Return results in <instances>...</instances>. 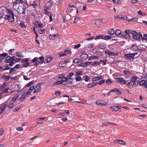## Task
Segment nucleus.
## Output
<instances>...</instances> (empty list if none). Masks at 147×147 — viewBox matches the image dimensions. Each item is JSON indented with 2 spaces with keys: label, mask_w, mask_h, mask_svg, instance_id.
Listing matches in <instances>:
<instances>
[{
  "label": "nucleus",
  "mask_w": 147,
  "mask_h": 147,
  "mask_svg": "<svg viewBox=\"0 0 147 147\" xmlns=\"http://www.w3.org/2000/svg\"><path fill=\"white\" fill-rule=\"evenodd\" d=\"M138 53L125 54L124 55L125 56L128 60H130L131 59H134V56L138 54Z\"/></svg>",
  "instance_id": "nucleus-1"
},
{
  "label": "nucleus",
  "mask_w": 147,
  "mask_h": 147,
  "mask_svg": "<svg viewBox=\"0 0 147 147\" xmlns=\"http://www.w3.org/2000/svg\"><path fill=\"white\" fill-rule=\"evenodd\" d=\"M5 62L9 63V65L11 66H12L15 64L13 60H12L10 58V56H8L5 58Z\"/></svg>",
  "instance_id": "nucleus-2"
},
{
  "label": "nucleus",
  "mask_w": 147,
  "mask_h": 147,
  "mask_svg": "<svg viewBox=\"0 0 147 147\" xmlns=\"http://www.w3.org/2000/svg\"><path fill=\"white\" fill-rule=\"evenodd\" d=\"M18 100H20L21 101H23L24 100L26 96V94L24 93H20L19 95H18Z\"/></svg>",
  "instance_id": "nucleus-3"
},
{
  "label": "nucleus",
  "mask_w": 147,
  "mask_h": 147,
  "mask_svg": "<svg viewBox=\"0 0 147 147\" xmlns=\"http://www.w3.org/2000/svg\"><path fill=\"white\" fill-rule=\"evenodd\" d=\"M131 34L133 35V38L135 39L136 40L138 41L140 40V38L138 36V34L137 32L135 31L131 32Z\"/></svg>",
  "instance_id": "nucleus-4"
},
{
  "label": "nucleus",
  "mask_w": 147,
  "mask_h": 147,
  "mask_svg": "<svg viewBox=\"0 0 147 147\" xmlns=\"http://www.w3.org/2000/svg\"><path fill=\"white\" fill-rule=\"evenodd\" d=\"M6 108V105L3 103L0 105V115L4 112Z\"/></svg>",
  "instance_id": "nucleus-5"
},
{
  "label": "nucleus",
  "mask_w": 147,
  "mask_h": 147,
  "mask_svg": "<svg viewBox=\"0 0 147 147\" xmlns=\"http://www.w3.org/2000/svg\"><path fill=\"white\" fill-rule=\"evenodd\" d=\"M43 84V83L42 82L39 83L34 88L35 90H36V92L37 91L38 92H39L40 91L41 89L40 86Z\"/></svg>",
  "instance_id": "nucleus-6"
},
{
  "label": "nucleus",
  "mask_w": 147,
  "mask_h": 147,
  "mask_svg": "<svg viewBox=\"0 0 147 147\" xmlns=\"http://www.w3.org/2000/svg\"><path fill=\"white\" fill-rule=\"evenodd\" d=\"M3 104H5L6 105V107H7L10 109H13L14 106L13 103L11 102V101L9 103H8L7 102H5Z\"/></svg>",
  "instance_id": "nucleus-7"
},
{
  "label": "nucleus",
  "mask_w": 147,
  "mask_h": 147,
  "mask_svg": "<svg viewBox=\"0 0 147 147\" xmlns=\"http://www.w3.org/2000/svg\"><path fill=\"white\" fill-rule=\"evenodd\" d=\"M38 57H35L32 61V63H34V65L35 66H37L39 65V64H40V61L38 60Z\"/></svg>",
  "instance_id": "nucleus-8"
},
{
  "label": "nucleus",
  "mask_w": 147,
  "mask_h": 147,
  "mask_svg": "<svg viewBox=\"0 0 147 147\" xmlns=\"http://www.w3.org/2000/svg\"><path fill=\"white\" fill-rule=\"evenodd\" d=\"M138 46L136 44H132L131 46L130 49L134 52L138 51Z\"/></svg>",
  "instance_id": "nucleus-9"
},
{
  "label": "nucleus",
  "mask_w": 147,
  "mask_h": 147,
  "mask_svg": "<svg viewBox=\"0 0 147 147\" xmlns=\"http://www.w3.org/2000/svg\"><path fill=\"white\" fill-rule=\"evenodd\" d=\"M117 82L121 84H125L126 83V81L121 77L117 78Z\"/></svg>",
  "instance_id": "nucleus-10"
},
{
  "label": "nucleus",
  "mask_w": 147,
  "mask_h": 147,
  "mask_svg": "<svg viewBox=\"0 0 147 147\" xmlns=\"http://www.w3.org/2000/svg\"><path fill=\"white\" fill-rule=\"evenodd\" d=\"M97 105H105L107 104V102L105 101L102 100H98L96 103Z\"/></svg>",
  "instance_id": "nucleus-11"
},
{
  "label": "nucleus",
  "mask_w": 147,
  "mask_h": 147,
  "mask_svg": "<svg viewBox=\"0 0 147 147\" xmlns=\"http://www.w3.org/2000/svg\"><path fill=\"white\" fill-rule=\"evenodd\" d=\"M5 19H7L10 22H13L14 20V16H7L6 15L5 16Z\"/></svg>",
  "instance_id": "nucleus-12"
},
{
  "label": "nucleus",
  "mask_w": 147,
  "mask_h": 147,
  "mask_svg": "<svg viewBox=\"0 0 147 147\" xmlns=\"http://www.w3.org/2000/svg\"><path fill=\"white\" fill-rule=\"evenodd\" d=\"M106 44L104 43H100L98 46V47L99 48L102 49H106Z\"/></svg>",
  "instance_id": "nucleus-13"
},
{
  "label": "nucleus",
  "mask_w": 147,
  "mask_h": 147,
  "mask_svg": "<svg viewBox=\"0 0 147 147\" xmlns=\"http://www.w3.org/2000/svg\"><path fill=\"white\" fill-rule=\"evenodd\" d=\"M6 9V11L8 13V15H7V16H14V13L10 9Z\"/></svg>",
  "instance_id": "nucleus-14"
},
{
  "label": "nucleus",
  "mask_w": 147,
  "mask_h": 147,
  "mask_svg": "<svg viewBox=\"0 0 147 147\" xmlns=\"http://www.w3.org/2000/svg\"><path fill=\"white\" fill-rule=\"evenodd\" d=\"M121 36L126 39L129 40L131 38V36L129 34H126L124 33H123L121 35Z\"/></svg>",
  "instance_id": "nucleus-15"
},
{
  "label": "nucleus",
  "mask_w": 147,
  "mask_h": 147,
  "mask_svg": "<svg viewBox=\"0 0 147 147\" xmlns=\"http://www.w3.org/2000/svg\"><path fill=\"white\" fill-rule=\"evenodd\" d=\"M97 84V82H93L92 83H89L87 85V87L89 88H91Z\"/></svg>",
  "instance_id": "nucleus-16"
},
{
  "label": "nucleus",
  "mask_w": 147,
  "mask_h": 147,
  "mask_svg": "<svg viewBox=\"0 0 147 147\" xmlns=\"http://www.w3.org/2000/svg\"><path fill=\"white\" fill-rule=\"evenodd\" d=\"M58 34L50 35L49 36V38L51 40H53L55 39V37H58Z\"/></svg>",
  "instance_id": "nucleus-17"
},
{
  "label": "nucleus",
  "mask_w": 147,
  "mask_h": 147,
  "mask_svg": "<svg viewBox=\"0 0 147 147\" xmlns=\"http://www.w3.org/2000/svg\"><path fill=\"white\" fill-rule=\"evenodd\" d=\"M110 107L111 108V109H112L115 111H117L119 109H120L121 108V107L119 106H114L112 107Z\"/></svg>",
  "instance_id": "nucleus-18"
},
{
  "label": "nucleus",
  "mask_w": 147,
  "mask_h": 147,
  "mask_svg": "<svg viewBox=\"0 0 147 147\" xmlns=\"http://www.w3.org/2000/svg\"><path fill=\"white\" fill-rule=\"evenodd\" d=\"M8 54L6 53H3L0 55V58L2 61L5 58L7 55Z\"/></svg>",
  "instance_id": "nucleus-19"
},
{
  "label": "nucleus",
  "mask_w": 147,
  "mask_h": 147,
  "mask_svg": "<svg viewBox=\"0 0 147 147\" xmlns=\"http://www.w3.org/2000/svg\"><path fill=\"white\" fill-rule=\"evenodd\" d=\"M88 55L86 53L82 54L80 55V57L82 59H86L88 58Z\"/></svg>",
  "instance_id": "nucleus-20"
},
{
  "label": "nucleus",
  "mask_w": 147,
  "mask_h": 147,
  "mask_svg": "<svg viewBox=\"0 0 147 147\" xmlns=\"http://www.w3.org/2000/svg\"><path fill=\"white\" fill-rule=\"evenodd\" d=\"M142 45L144 47H142L141 49L139 48L138 49V51L141 52H142V51H146V48H147V47L146 46L143 45Z\"/></svg>",
  "instance_id": "nucleus-21"
},
{
  "label": "nucleus",
  "mask_w": 147,
  "mask_h": 147,
  "mask_svg": "<svg viewBox=\"0 0 147 147\" xmlns=\"http://www.w3.org/2000/svg\"><path fill=\"white\" fill-rule=\"evenodd\" d=\"M10 78L9 76H3L1 77V78L5 81H8Z\"/></svg>",
  "instance_id": "nucleus-22"
},
{
  "label": "nucleus",
  "mask_w": 147,
  "mask_h": 147,
  "mask_svg": "<svg viewBox=\"0 0 147 147\" xmlns=\"http://www.w3.org/2000/svg\"><path fill=\"white\" fill-rule=\"evenodd\" d=\"M105 53L106 54H108L109 56H114L115 54L114 53L110 52L109 50H106L105 51Z\"/></svg>",
  "instance_id": "nucleus-23"
},
{
  "label": "nucleus",
  "mask_w": 147,
  "mask_h": 147,
  "mask_svg": "<svg viewBox=\"0 0 147 147\" xmlns=\"http://www.w3.org/2000/svg\"><path fill=\"white\" fill-rule=\"evenodd\" d=\"M114 142H118V143L121 145H125V142L121 140H119L118 139H117L116 140H115L114 141Z\"/></svg>",
  "instance_id": "nucleus-24"
},
{
  "label": "nucleus",
  "mask_w": 147,
  "mask_h": 147,
  "mask_svg": "<svg viewBox=\"0 0 147 147\" xmlns=\"http://www.w3.org/2000/svg\"><path fill=\"white\" fill-rule=\"evenodd\" d=\"M16 100H18V95H16L14 96L11 100L10 101L11 102L13 103L15 102Z\"/></svg>",
  "instance_id": "nucleus-25"
},
{
  "label": "nucleus",
  "mask_w": 147,
  "mask_h": 147,
  "mask_svg": "<svg viewBox=\"0 0 147 147\" xmlns=\"http://www.w3.org/2000/svg\"><path fill=\"white\" fill-rule=\"evenodd\" d=\"M111 124H113V125H115V123H110V122H104L103 123V124H102V126H107L108 125H111Z\"/></svg>",
  "instance_id": "nucleus-26"
},
{
  "label": "nucleus",
  "mask_w": 147,
  "mask_h": 147,
  "mask_svg": "<svg viewBox=\"0 0 147 147\" xmlns=\"http://www.w3.org/2000/svg\"><path fill=\"white\" fill-rule=\"evenodd\" d=\"M126 85L129 88H132L133 86V83L130 81V82L127 84Z\"/></svg>",
  "instance_id": "nucleus-27"
},
{
  "label": "nucleus",
  "mask_w": 147,
  "mask_h": 147,
  "mask_svg": "<svg viewBox=\"0 0 147 147\" xmlns=\"http://www.w3.org/2000/svg\"><path fill=\"white\" fill-rule=\"evenodd\" d=\"M94 46V44L92 43L90 44L87 45L85 47V48L88 49L89 48H92Z\"/></svg>",
  "instance_id": "nucleus-28"
},
{
  "label": "nucleus",
  "mask_w": 147,
  "mask_h": 147,
  "mask_svg": "<svg viewBox=\"0 0 147 147\" xmlns=\"http://www.w3.org/2000/svg\"><path fill=\"white\" fill-rule=\"evenodd\" d=\"M99 57V56H93L91 57H89L88 60H91L92 59H98Z\"/></svg>",
  "instance_id": "nucleus-29"
},
{
  "label": "nucleus",
  "mask_w": 147,
  "mask_h": 147,
  "mask_svg": "<svg viewBox=\"0 0 147 147\" xmlns=\"http://www.w3.org/2000/svg\"><path fill=\"white\" fill-rule=\"evenodd\" d=\"M59 65L60 67H64L66 66L65 63L63 61L60 62L59 63Z\"/></svg>",
  "instance_id": "nucleus-30"
},
{
  "label": "nucleus",
  "mask_w": 147,
  "mask_h": 147,
  "mask_svg": "<svg viewBox=\"0 0 147 147\" xmlns=\"http://www.w3.org/2000/svg\"><path fill=\"white\" fill-rule=\"evenodd\" d=\"M39 59L40 60V64H42L45 62V61L44 60V57L43 56H42L40 57H39Z\"/></svg>",
  "instance_id": "nucleus-31"
},
{
  "label": "nucleus",
  "mask_w": 147,
  "mask_h": 147,
  "mask_svg": "<svg viewBox=\"0 0 147 147\" xmlns=\"http://www.w3.org/2000/svg\"><path fill=\"white\" fill-rule=\"evenodd\" d=\"M115 32V35L117 36L120 35L121 33V30L119 29L116 30Z\"/></svg>",
  "instance_id": "nucleus-32"
},
{
  "label": "nucleus",
  "mask_w": 147,
  "mask_h": 147,
  "mask_svg": "<svg viewBox=\"0 0 147 147\" xmlns=\"http://www.w3.org/2000/svg\"><path fill=\"white\" fill-rule=\"evenodd\" d=\"M107 60L105 59L104 60L101 59L99 61V62H100L103 63V65H105L106 64V62L107 61Z\"/></svg>",
  "instance_id": "nucleus-33"
},
{
  "label": "nucleus",
  "mask_w": 147,
  "mask_h": 147,
  "mask_svg": "<svg viewBox=\"0 0 147 147\" xmlns=\"http://www.w3.org/2000/svg\"><path fill=\"white\" fill-rule=\"evenodd\" d=\"M63 83L61 81H57L54 82L53 84V85H58L61 84Z\"/></svg>",
  "instance_id": "nucleus-34"
},
{
  "label": "nucleus",
  "mask_w": 147,
  "mask_h": 147,
  "mask_svg": "<svg viewBox=\"0 0 147 147\" xmlns=\"http://www.w3.org/2000/svg\"><path fill=\"white\" fill-rule=\"evenodd\" d=\"M101 79L102 78L100 77H94L92 78V80L93 81H95L99 80Z\"/></svg>",
  "instance_id": "nucleus-35"
},
{
  "label": "nucleus",
  "mask_w": 147,
  "mask_h": 147,
  "mask_svg": "<svg viewBox=\"0 0 147 147\" xmlns=\"http://www.w3.org/2000/svg\"><path fill=\"white\" fill-rule=\"evenodd\" d=\"M146 82V81L145 80H142L140 82L139 84L141 86H145V83Z\"/></svg>",
  "instance_id": "nucleus-36"
},
{
  "label": "nucleus",
  "mask_w": 147,
  "mask_h": 147,
  "mask_svg": "<svg viewBox=\"0 0 147 147\" xmlns=\"http://www.w3.org/2000/svg\"><path fill=\"white\" fill-rule=\"evenodd\" d=\"M111 38V37L110 36H104L103 37V39H104L105 40H108Z\"/></svg>",
  "instance_id": "nucleus-37"
},
{
  "label": "nucleus",
  "mask_w": 147,
  "mask_h": 147,
  "mask_svg": "<svg viewBox=\"0 0 147 147\" xmlns=\"http://www.w3.org/2000/svg\"><path fill=\"white\" fill-rule=\"evenodd\" d=\"M9 89V87H7L2 91V93H6L8 92V90Z\"/></svg>",
  "instance_id": "nucleus-38"
},
{
  "label": "nucleus",
  "mask_w": 147,
  "mask_h": 147,
  "mask_svg": "<svg viewBox=\"0 0 147 147\" xmlns=\"http://www.w3.org/2000/svg\"><path fill=\"white\" fill-rule=\"evenodd\" d=\"M81 61V60L78 59H75L73 61V63H80Z\"/></svg>",
  "instance_id": "nucleus-39"
},
{
  "label": "nucleus",
  "mask_w": 147,
  "mask_h": 147,
  "mask_svg": "<svg viewBox=\"0 0 147 147\" xmlns=\"http://www.w3.org/2000/svg\"><path fill=\"white\" fill-rule=\"evenodd\" d=\"M137 79V77L136 76H134L132 77V78L131 79V81L132 83H134L136 81Z\"/></svg>",
  "instance_id": "nucleus-40"
},
{
  "label": "nucleus",
  "mask_w": 147,
  "mask_h": 147,
  "mask_svg": "<svg viewBox=\"0 0 147 147\" xmlns=\"http://www.w3.org/2000/svg\"><path fill=\"white\" fill-rule=\"evenodd\" d=\"M108 33L111 35L115 33V31L113 29H110L109 30Z\"/></svg>",
  "instance_id": "nucleus-41"
},
{
  "label": "nucleus",
  "mask_w": 147,
  "mask_h": 147,
  "mask_svg": "<svg viewBox=\"0 0 147 147\" xmlns=\"http://www.w3.org/2000/svg\"><path fill=\"white\" fill-rule=\"evenodd\" d=\"M84 80L86 82H88L90 78L89 76L87 75H85V76L84 77Z\"/></svg>",
  "instance_id": "nucleus-42"
},
{
  "label": "nucleus",
  "mask_w": 147,
  "mask_h": 147,
  "mask_svg": "<svg viewBox=\"0 0 147 147\" xmlns=\"http://www.w3.org/2000/svg\"><path fill=\"white\" fill-rule=\"evenodd\" d=\"M80 22V19L78 18H75L74 23L75 24H78Z\"/></svg>",
  "instance_id": "nucleus-43"
},
{
  "label": "nucleus",
  "mask_w": 147,
  "mask_h": 147,
  "mask_svg": "<svg viewBox=\"0 0 147 147\" xmlns=\"http://www.w3.org/2000/svg\"><path fill=\"white\" fill-rule=\"evenodd\" d=\"M131 30H125L124 33L129 35L130 34H131Z\"/></svg>",
  "instance_id": "nucleus-44"
},
{
  "label": "nucleus",
  "mask_w": 147,
  "mask_h": 147,
  "mask_svg": "<svg viewBox=\"0 0 147 147\" xmlns=\"http://www.w3.org/2000/svg\"><path fill=\"white\" fill-rule=\"evenodd\" d=\"M103 35L97 36L95 37V38H94V39L96 40L97 39H100V38L103 39Z\"/></svg>",
  "instance_id": "nucleus-45"
},
{
  "label": "nucleus",
  "mask_w": 147,
  "mask_h": 147,
  "mask_svg": "<svg viewBox=\"0 0 147 147\" xmlns=\"http://www.w3.org/2000/svg\"><path fill=\"white\" fill-rule=\"evenodd\" d=\"M138 20V18H133L131 19H129V20H128V21L129 22L130 21H133L134 22H136Z\"/></svg>",
  "instance_id": "nucleus-46"
},
{
  "label": "nucleus",
  "mask_w": 147,
  "mask_h": 147,
  "mask_svg": "<svg viewBox=\"0 0 147 147\" xmlns=\"http://www.w3.org/2000/svg\"><path fill=\"white\" fill-rule=\"evenodd\" d=\"M123 72L125 75L127 76H130L131 74V73L128 71H124Z\"/></svg>",
  "instance_id": "nucleus-47"
},
{
  "label": "nucleus",
  "mask_w": 147,
  "mask_h": 147,
  "mask_svg": "<svg viewBox=\"0 0 147 147\" xmlns=\"http://www.w3.org/2000/svg\"><path fill=\"white\" fill-rule=\"evenodd\" d=\"M46 30L45 29H44L43 30H42V29H39L38 30V32L40 34H42L45 32V31Z\"/></svg>",
  "instance_id": "nucleus-48"
},
{
  "label": "nucleus",
  "mask_w": 147,
  "mask_h": 147,
  "mask_svg": "<svg viewBox=\"0 0 147 147\" xmlns=\"http://www.w3.org/2000/svg\"><path fill=\"white\" fill-rule=\"evenodd\" d=\"M79 66H82L83 67H87V65L86 64V62H84V63H81L79 65Z\"/></svg>",
  "instance_id": "nucleus-49"
},
{
  "label": "nucleus",
  "mask_w": 147,
  "mask_h": 147,
  "mask_svg": "<svg viewBox=\"0 0 147 147\" xmlns=\"http://www.w3.org/2000/svg\"><path fill=\"white\" fill-rule=\"evenodd\" d=\"M76 76L82 75H83V72L82 71L76 72Z\"/></svg>",
  "instance_id": "nucleus-50"
},
{
  "label": "nucleus",
  "mask_w": 147,
  "mask_h": 147,
  "mask_svg": "<svg viewBox=\"0 0 147 147\" xmlns=\"http://www.w3.org/2000/svg\"><path fill=\"white\" fill-rule=\"evenodd\" d=\"M30 63L27 61V62L23 64V66L25 67H27L30 66Z\"/></svg>",
  "instance_id": "nucleus-51"
},
{
  "label": "nucleus",
  "mask_w": 147,
  "mask_h": 147,
  "mask_svg": "<svg viewBox=\"0 0 147 147\" xmlns=\"http://www.w3.org/2000/svg\"><path fill=\"white\" fill-rule=\"evenodd\" d=\"M30 5L32 6L34 8L36 6H38V4H36V1H35L33 2V4H31Z\"/></svg>",
  "instance_id": "nucleus-52"
},
{
  "label": "nucleus",
  "mask_w": 147,
  "mask_h": 147,
  "mask_svg": "<svg viewBox=\"0 0 147 147\" xmlns=\"http://www.w3.org/2000/svg\"><path fill=\"white\" fill-rule=\"evenodd\" d=\"M34 83L33 81L30 82L28 83L26 85V87H29L32 85Z\"/></svg>",
  "instance_id": "nucleus-53"
},
{
  "label": "nucleus",
  "mask_w": 147,
  "mask_h": 147,
  "mask_svg": "<svg viewBox=\"0 0 147 147\" xmlns=\"http://www.w3.org/2000/svg\"><path fill=\"white\" fill-rule=\"evenodd\" d=\"M16 56L19 57H23L24 56L22 55V54L19 52H17L16 54Z\"/></svg>",
  "instance_id": "nucleus-54"
},
{
  "label": "nucleus",
  "mask_w": 147,
  "mask_h": 147,
  "mask_svg": "<svg viewBox=\"0 0 147 147\" xmlns=\"http://www.w3.org/2000/svg\"><path fill=\"white\" fill-rule=\"evenodd\" d=\"M74 73L71 72L67 76V77H68V78L69 79H72L71 78V76L74 75Z\"/></svg>",
  "instance_id": "nucleus-55"
},
{
  "label": "nucleus",
  "mask_w": 147,
  "mask_h": 147,
  "mask_svg": "<svg viewBox=\"0 0 147 147\" xmlns=\"http://www.w3.org/2000/svg\"><path fill=\"white\" fill-rule=\"evenodd\" d=\"M115 18L116 19L118 20L119 18L120 19H125V17H121V16H116L115 17Z\"/></svg>",
  "instance_id": "nucleus-56"
},
{
  "label": "nucleus",
  "mask_w": 147,
  "mask_h": 147,
  "mask_svg": "<svg viewBox=\"0 0 147 147\" xmlns=\"http://www.w3.org/2000/svg\"><path fill=\"white\" fill-rule=\"evenodd\" d=\"M76 81H80L82 80V78L80 76H78L76 77Z\"/></svg>",
  "instance_id": "nucleus-57"
},
{
  "label": "nucleus",
  "mask_w": 147,
  "mask_h": 147,
  "mask_svg": "<svg viewBox=\"0 0 147 147\" xmlns=\"http://www.w3.org/2000/svg\"><path fill=\"white\" fill-rule=\"evenodd\" d=\"M29 61V60L28 59V58H25V59H24L22 61H21V63H25L26 62H27V61Z\"/></svg>",
  "instance_id": "nucleus-58"
},
{
  "label": "nucleus",
  "mask_w": 147,
  "mask_h": 147,
  "mask_svg": "<svg viewBox=\"0 0 147 147\" xmlns=\"http://www.w3.org/2000/svg\"><path fill=\"white\" fill-rule=\"evenodd\" d=\"M67 55V54L63 53V52H61L60 53L59 55L60 57H61L63 56H64Z\"/></svg>",
  "instance_id": "nucleus-59"
},
{
  "label": "nucleus",
  "mask_w": 147,
  "mask_h": 147,
  "mask_svg": "<svg viewBox=\"0 0 147 147\" xmlns=\"http://www.w3.org/2000/svg\"><path fill=\"white\" fill-rule=\"evenodd\" d=\"M22 9L23 10V11L22 12L21 14H24L25 13V11L26 9V7L25 6H24L23 7H22Z\"/></svg>",
  "instance_id": "nucleus-60"
},
{
  "label": "nucleus",
  "mask_w": 147,
  "mask_h": 147,
  "mask_svg": "<svg viewBox=\"0 0 147 147\" xmlns=\"http://www.w3.org/2000/svg\"><path fill=\"white\" fill-rule=\"evenodd\" d=\"M6 84H7V83L6 82H4L3 83V84L1 86V89L2 90H3L5 88L6 86Z\"/></svg>",
  "instance_id": "nucleus-61"
},
{
  "label": "nucleus",
  "mask_w": 147,
  "mask_h": 147,
  "mask_svg": "<svg viewBox=\"0 0 147 147\" xmlns=\"http://www.w3.org/2000/svg\"><path fill=\"white\" fill-rule=\"evenodd\" d=\"M16 70L15 69V68L14 67H13L10 69L9 73H11L14 71H15Z\"/></svg>",
  "instance_id": "nucleus-62"
},
{
  "label": "nucleus",
  "mask_w": 147,
  "mask_h": 147,
  "mask_svg": "<svg viewBox=\"0 0 147 147\" xmlns=\"http://www.w3.org/2000/svg\"><path fill=\"white\" fill-rule=\"evenodd\" d=\"M100 63L98 61H95L94 62H93L92 64V65H100Z\"/></svg>",
  "instance_id": "nucleus-63"
},
{
  "label": "nucleus",
  "mask_w": 147,
  "mask_h": 147,
  "mask_svg": "<svg viewBox=\"0 0 147 147\" xmlns=\"http://www.w3.org/2000/svg\"><path fill=\"white\" fill-rule=\"evenodd\" d=\"M105 81L104 80H101L98 82V84L99 85H101L102 84L105 83Z\"/></svg>",
  "instance_id": "nucleus-64"
}]
</instances>
